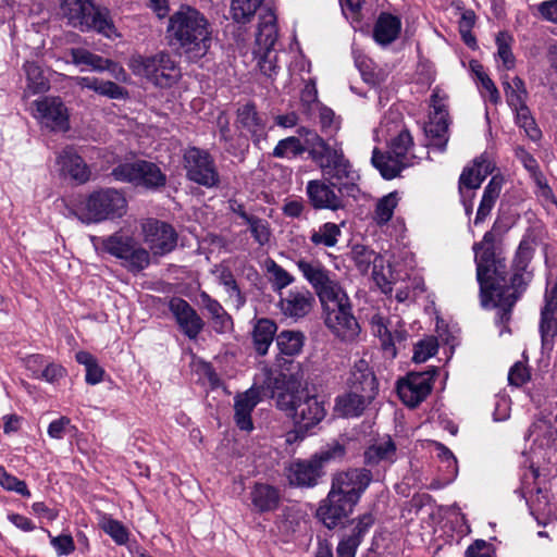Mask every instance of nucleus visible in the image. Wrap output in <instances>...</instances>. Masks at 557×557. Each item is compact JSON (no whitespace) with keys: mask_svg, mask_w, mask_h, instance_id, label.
<instances>
[{"mask_svg":"<svg viewBox=\"0 0 557 557\" xmlns=\"http://www.w3.org/2000/svg\"><path fill=\"white\" fill-rule=\"evenodd\" d=\"M371 480V472L363 468L348 469L333 474L331 490L317 512L323 524L333 529L347 518Z\"/></svg>","mask_w":557,"mask_h":557,"instance_id":"nucleus-1","label":"nucleus"},{"mask_svg":"<svg viewBox=\"0 0 557 557\" xmlns=\"http://www.w3.org/2000/svg\"><path fill=\"white\" fill-rule=\"evenodd\" d=\"M168 37L190 61L205 57L212 44V29L208 20L193 8H182L169 20Z\"/></svg>","mask_w":557,"mask_h":557,"instance_id":"nucleus-2","label":"nucleus"},{"mask_svg":"<svg viewBox=\"0 0 557 557\" xmlns=\"http://www.w3.org/2000/svg\"><path fill=\"white\" fill-rule=\"evenodd\" d=\"M276 406L293 419L295 426L305 430L317 426L327 413L325 401L307 387L278 393Z\"/></svg>","mask_w":557,"mask_h":557,"instance_id":"nucleus-3","label":"nucleus"},{"mask_svg":"<svg viewBox=\"0 0 557 557\" xmlns=\"http://www.w3.org/2000/svg\"><path fill=\"white\" fill-rule=\"evenodd\" d=\"M60 15L81 32L96 30L108 38L116 34L109 11L97 7L94 0H61Z\"/></svg>","mask_w":557,"mask_h":557,"instance_id":"nucleus-4","label":"nucleus"},{"mask_svg":"<svg viewBox=\"0 0 557 557\" xmlns=\"http://www.w3.org/2000/svg\"><path fill=\"white\" fill-rule=\"evenodd\" d=\"M313 140L315 141L307 152L322 172L333 180L331 185L336 186L343 180L352 181L355 173L344 154L342 143L323 137H313Z\"/></svg>","mask_w":557,"mask_h":557,"instance_id":"nucleus-5","label":"nucleus"},{"mask_svg":"<svg viewBox=\"0 0 557 557\" xmlns=\"http://www.w3.org/2000/svg\"><path fill=\"white\" fill-rule=\"evenodd\" d=\"M322 301L324 323L332 334L343 342L351 343L360 334V325L351 312V304L345 290L324 296Z\"/></svg>","mask_w":557,"mask_h":557,"instance_id":"nucleus-6","label":"nucleus"},{"mask_svg":"<svg viewBox=\"0 0 557 557\" xmlns=\"http://www.w3.org/2000/svg\"><path fill=\"white\" fill-rule=\"evenodd\" d=\"M127 201L115 188H103L91 193L78 207L77 216L84 223H99L121 218L126 212Z\"/></svg>","mask_w":557,"mask_h":557,"instance_id":"nucleus-7","label":"nucleus"},{"mask_svg":"<svg viewBox=\"0 0 557 557\" xmlns=\"http://www.w3.org/2000/svg\"><path fill=\"white\" fill-rule=\"evenodd\" d=\"M128 66L135 75L143 76L153 85L171 87L181 77L177 62L168 52H158L151 57H133Z\"/></svg>","mask_w":557,"mask_h":557,"instance_id":"nucleus-8","label":"nucleus"},{"mask_svg":"<svg viewBox=\"0 0 557 557\" xmlns=\"http://www.w3.org/2000/svg\"><path fill=\"white\" fill-rule=\"evenodd\" d=\"M413 139L408 129L403 128L389 140L388 150L382 153L377 148L372 153V164L386 180L396 177L400 171L411 165Z\"/></svg>","mask_w":557,"mask_h":557,"instance_id":"nucleus-9","label":"nucleus"},{"mask_svg":"<svg viewBox=\"0 0 557 557\" xmlns=\"http://www.w3.org/2000/svg\"><path fill=\"white\" fill-rule=\"evenodd\" d=\"M508 282V273L504 260L498 259L492 264L491 276L486 277L485 288H481L482 305L490 304L497 308L500 322H506L510 318L511 308L517 301L515 292L506 288Z\"/></svg>","mask_w":557,"mask_h":557,"instance_id":"nucleus-10","label":"nucleus"},{"mask_svg":"<svg viewBox=\"0 0 557 557\" xmlns=\"http://www.w3.org/2000/svg\"><path fill=\"white\" fill-rule=\"evenodd\" d=\"M101 249L124 261L133 272H139L150 263L149 251L140 247L134 237L116 232L100 239Z\"/></svg>","mask_w":557,"mask_h":557,"instance_id":"nucleus-11","label":"nucleus"},{"mask_svg":"<svg viewBox=\"0 0 557 557\" xmlns=\"http://www.w3.org/2000/svg\"><path fill=\"white\" fill-rule=\"evenodd\" d=\"M448 96L440 88H435L430 99L431 111L429 122L425 126V134L433 147L440 151L446 149L449 140V117L446 107Z\"/></svg>","mask_w":557,"mask_h":557,"instance_id":"nucleus-12","label":"nucleus"},{"mask_svg":"<svg viewBox=\"0 0 557 557\" xmlns=\"http://www.w3.org/2000/svg\"><path fill=\"white\" fill-rule=\"evenodd\" d=\"M111 174L116 181L128 182L147 188L163 186L165 183V176L161 170L156 164L147 161L119 164L112 170Z\"/></svg>","mask_w":557,"mask_h":557,"instance_id":"nucleus-13","label":"nucleus"},{"mask_svg":"<svg viewBox=\"0 0 557 557\" xmlns=\"http://www.w3.org/2000/svg\"><path fill=\"white\" fill-rule=\"evenodd\" d=\"M184 168L188 180L211 188L219 184V173L211 156L199 148L193 147L184 153Z\"/></svg>","mask_w":557,"mask_h":557,"instance_id":"nucleus-14","label":"nucleus"},{"mask_svg":"<svg viewBox=\"0 0 557 557\" xmlns=\"http://www.w3.org/2000/svg\"><path fill=\"white\" fill-rule=\"evenodd\" d=\"M144 243L156 256L171 252L177 244V233L174 227L163 221L146 219L141 223Z\"/></svg>","mask_w":557,"mask_h":557,"instance_id":"nucleus-15","label":"nucleus"},{"mask_svg":"<svg viewBox=\"0 0 557 557\" xmlns=\"http://www.w3.org/2000/svg\"><path fill=\"white\" fill-rule=\"evenodd\" d=\"M436 374L434 368L423 372H410L397 383V394L408 407H417L432 391L433 380Z\"/></svg>","mask_w":557,"mask_h":557,"instance_id":"nucleus-16","label":"nucleus"},{"mask_svg":"<svg viewBox=\"0 0 557 557\" xmlns=\"http://www.w3.org/2000/svg\"><path fill=\"white\" fill-rule=\"evenodd\" d=\"M333 187V185H327L325 182L320 180L309 181L306 187V193L311 206L314 209H329L332 211H337L338 209L344 208L343 198L335 193ZM335 187L338 188L341 194L344 190L352 193L356 189L355 184L350 182H341V184H337Z\"/></svg>","mask_w":557,"mask_h":557,"instance_id":"nucleus-17","label":"nucleus"},{"mask_svg":"<svg viewBox=\"0 0 557 557\" xmlns=\"http://www.w3.org/2000/svg\"><path fill=\"white\" fill-rule=\"evenodd\" d=\"M297 268L314 288L321 302L325 300L324 296L331 298L344 290L339 283L319 261L299 259L297 261Z\"/></svg>","mask_w":557,"mask_h":557,"instance_id":"nucleus-18","label":"nucleus"},{"mask_svg":"<svg viewBox=\"0 0 557 557\" xmlns=\"http://www.w3.org/2000/svg\"><path fill=\"white\" fill-rule=\"evenodd\" d=\"M34 116L40 125L54 132L69 129V112L59 97H42L34 101Z\"/></svg>","mask_w":557,"mask_h":557,"instance_id":"nucleus-19","label":"nucleus"},{"mask_svg":"<svg viewBox=\"0 0 557 557\" xmlns=\"http://www.w3.org/2000/svg\"><path fill=\"white\" fill-rule=\"evenodd\" d=\"M169 308L180 330L188 338L195 339L201 333L205 322L186 300L178 297L172 298Z\"/></svg>","mask_w":557,"mask_h":557,"instance_id":"nucleus-20","label":"nucleus"},{"mask_svg":"<svg viewBox=\"0 0 557 557\" xmlns=\"http://www.w3.org/2000/svg\"><path fill=\"white\" fill-rule=\"evenodd\" d=\"M261 400L260 389L252 386L234 398V420L243 431H251L253 423L251 412Z\"/></svg>","mask_w":557,"mask_h":557,"instance_id":"nucleus-21","label":"nucleus"},{"mask_svg":"<svg viewBox=\"0 0 557 557\" xmlns=\"http://www.w3.org/2000/svg\"><path fill=\"white\" fill-rule=\"evenodd\" d=\"M540 331L543 345L552 343L557 334V277L545 293V305L541 310Z\"/></svg>","mask_w":557,"mask_h":557,"instance_id":"nucleus-22","label":"nucleus"},{"mask_svg":"<svg viewBox=\"0 0 557 557\" xmlns=\"http://www.w3.org/2000/svg\"><path fill=\"white\" fill-rule=\"evenodd\" d=\"M313 304L314 297L310 292L292 289L281 297L278 306L285 317L300 319L312 310Z\"/></svg>","mask_w":557,"mask_h":557,"instance_id":"nucleus-23","label":"nucleus"},{"mask_svg":"<svg viewBox=\"0 0 557 557\" xmlns=\"http://www.w3.org/2000/svg\"><path fill=\"white\" fill-rule=\"evenodd\" d=\"M375 396L348 388L335 398L334 411L341 417H358Z\"/></svg>","mask_w":557,"mask_h":557,"instance_id":"nucleus-24","label":"nucleus"},{"mask_svg":"<svg viewBox=\"0 0 557 557\" xmlns=\"http://www.w3.org/2000/svg\"><path fill=\"white\" fill-rule=\"evenodd\" d=\"M236 125L238 128L246 129L255 144H259L265 136V121L253 103L248 102L237 109Z\"/></svg>","mask_w":557,"mask_h":557,"instance_id":"nucleus-25","label":"nucleus"},{"mask_svg":"<svg viewBox=\"0 0 557 557\" xmlns=\"http://www.w3.org/2000/svg\"><path fill=\"white\" fill-rule=\"evenodd\" d=\"M323 475V468L319 459L312 457L309 460L294 462L289 468V481L298 486H314Z\"/></svg>","mask_w":557,"mask_h":557,"instance_id":"nucleus-26","label":"nucleus"},{"mask_svg":"<svg viewBox=\"0 0 557 557\" xmlns=\"http://www.w3.org/2000/svg\"><path fill=\"white\" fill-rule=\"evenodd\" d=\"M60 171L64 175H69L77 183H85L89 180L90 171L84 160L71 148H64L57 158Z\"/></svg>","mask_w":557,"mask_h":557,"instance_id":"nucleus-27","label":"nucleus"},{"mask_svg":"<svg viewBox=\"0 0 557 557\" xmlns=\"http://www.w3.org/2000/svg\"><path fill=\"white\" fill-rule=\"evenodd\" d=\"M347 386L348 388H352L357 392H363L366 394L376 396V379L366 360L360 359L355 362L347 380Z\"/></svg>","mask_w":557,"mask_h":557,"instance_id":"nucleus-28","label":"nucleus"},{"mask_svg":"<svg viewBox=\"0 0 557 557\" xmlns=\"http://www.w3.org/2000/svg\"><path fill=\"white\" fill-rule=\"evenodd\" d=\"M494 170L493 162L487 156L482 154L473 161V165L466 168L459 178V189L463 187L469 189H476L481 186L482 182Z\"/></svg>","mask_w":557,"mask_h":557,"instance_id":"nucleus-29","label":"nucleus"},{"mask_svg":"<svg viewBox=\"0 0 557 557\" xmlns=\"http://www.w3.org/2000/svg\"><path fill=\"white\" fill-rule=\"evenodd\" d=\"M277 40L276 15L273 10L264 9L259 15L258 32L256 35V45L259 52L262 49H274Z\"/></svg>","mask_w":557,"mask_h":557,"instance_id":"nucleus-30","label":"nucleus"},{"mask_svg":"<svg viewBox=\"0 0 557 557\" xmlns=\"http://www.w3.org/2000/svg\"><path fill=\"white\" fill-rule=\"evenodd\" d=\"M277 325L273 320L262 318L256 321L252 329V344L258 355L264 356L273 343Z\"/></svg>","mask_w":557,"mask_h":557,"instance_id":"nucleus-31","label":"nucleus"},{"mask_svg":"<svg viewBox=\"0 0 557 557\" xmlns=\"http://www.w3.org/2000/svg\"><path fill=\"white\" fill-rule=\"evenodd\" d=\"M251 503L258 512L275 510L280 504L278 491L269 484L257 483L250 492Z\"/></svg>","mask_w":557,"mask_h":557,"instance_id":"nucleus-32","label":"nucleus"},{"mask_svg":"<svg viewBox=\"0 0 557 557\" xmlns=\"http://www.w3.org/2000/svg\"><path fill=\"white\" fill-rule=\"evenodd\" d=\"M400 26L398 17L386 13L381 14L374 26L375 41L383 46L389 45L398 37Z\"/></svg>","mask_w":557,"mask_h":557,"instance_id":"nucleus-33","label":"nucleus"},{"mask_svg":"<svg viewBox=\"0 0 557 557\" xmlns=\"http://www.w3.org/2000/svg\"><path fill=\"white\" fill-rule=\"evenodd\" d=\"M396 459V446L391 437L382 438L367 448L364 451V461L369 466H374L381 461L393 462Z\"/></svg>","mask_w":557,"mask_h":557,"instance_id":"nucleus-34","label":"nucleus"},{"mask_svg":"<svg viewBox=\"0 0 557 557\" xmlns=\"http://www.w3.org/2000/svg\"><path fill=\"white\" fill-rule=\"evenodd\" d=\"M500 190L502 178H499L498 176H493L484 188V193L476 211V216L474 219L475 225L482 223L491 213V210L493 209L497 198L499 197Z\"/></svg>","mask_w":557,"mask_h":557,"instance_id":"nucleus-35","label":"nucleus"},{"mask_svg":"<svg viewBox=\"0 0 557 557\" xmlns=\"http://www.w3.org/2000/svg\"><path fill=\"white\" fill-rule=\"evenodd\" d=\"M26 73L27 86L26 91L29 94L45 92L49 89V79L45 75L42 69L35 62H26L24 64Z\"/></svg>","mask_w":557,"mask_h":557,"instance_id":"nucleus-36","label":"nucleus"},{"mask_svg":"<svg viewBox=\"0 0 557 557\" xmlns=\"http://www.w3.org/2000/svg\"><path fill=\"white\" fill-rule=\"evenodd\" d=\"M341 235L342 231L337 224L326 222L311 232L310 240L315 246L331 248L336 246Z\"/></svg>","mask_w":557,"mask_h":557,"instance_id":"nucleus-37","label":"nucleus"},{"mask_svg":"<svg viewBox=\"0 0 557 557\" xmlns=\"http://www.w3.org/2000/svg\"><path fill=\"white\" fill-rule=\"evenodd\" d=\"M476 263V277L480 287L485 288L486 277L491 276L492 264L499 258H496L494 247H484L480 250H474Z\"/></svg>","mask_w":557,"mask_h":557,"instance_id":"nucleus-38","label":"nucleus"},{"mask_svg":"<svg viewBox=\"0 0 557 557\" xmlns=\"http://www.w3.org/2000/svg\"><path fill=\"white\" fill-rule=\"evenodd\" d=\"M304 335L297 331H283L276 336V346L282 355H298L304 346Z\"/></svg>","mask_w":557,"mask_h":557,"instance_id":"nucleus-39","label":"nucleus"},{"mask_svg":"<svg viewBox=\"0 0 557 557\" xmlns=\"http://www.w3.org/2000/svg\"><path fill=\"white\" fill-rule=\"evenodd\" d=\"M264 270L274 290H281L294 282V277L273 259L264 261Z\"/></svg>","mask_w":557,"mask_h":557,"instance_id":"nucleus-40","label":"nucleus"},{"mask_svg":"<svg viewBox=\"0 0 557 557\" xmlns=\"http://www.w3.org/2000/svg\"><path fill=\"white\" fill-rule=\"evenodd\" d=\"M504 89L507 102L512 109L525 104L528 92L520 77L515 76L511 82H504Z\"/></svg>","mask_w":557,"mask_h":557,"instance_id":"nucleus-41","label":"nucleus"},{"mask_svg":"<svg viewBox=\"0 0 557 557\" xmlns=\"http://www.w3.org/2000/svg\"><path fill=\"white\" fill-rule=\"evenodd\" d=\"M76 361L86 368V382L90 385L100 383L103 379L104 370L98 364L97 359L87 351H78L75 356Z\"/></svg>","mask_w":557,"mask_h":557,"instance_id":"nucleus-42","label":"nucleus"},{"mask_svg":"<svg viewBox=\"0 0 557 557\" xmlns=\"http://www.w3.org/2000/svg\"><path fill=\"white\" fill-rule=\"evenodd\" d=\"M372 322L375 327L374 332L381 339L384 352L392 358L396 357V348L394 347V344L391 343L393 319H388L384 322L381 317H373Z\"/></svg>","mask_w":557,"mask_h":557,"instance_id":"nucleus-43","label":"nucleus"},{"mask_svg":"<svg viewBox=\"0 0 557 557\" xmlns=\"http://www.w3.org/2000/svg\"><path fill=\"white\" fill-rule=\"evenodd\" d=\"M262 0H232L231 13L237 23H247L255 15Z\"/></svg>","mask_w":557,"mask_h":557,"instance_id":"nucleus-44","label":"nucleus"},{"mask_svg":"<svg viewBox=\"0 0 557 557\" xmlns=\"http://www.w3.org/2000/svg\"><path fill=\"white\" fill-rule=\"evenodd\" d=\"M557 422V413L555 418ZM536 434L535 441L540 443V446L550 447L557 442V429L552 430V425L547 420L541 419L534 422L529 429V435Z\"/></svg>","mask_w":557,"mask_h":557,"instance_id":"nucleus-45","label":"nucleus"},{"mask_svg":"<svg viewBox=\"0 0 557 557\" xmlns=\"http://www.w3.org/2000/svg\"><path fill=\"white\" fill-rule=\"evenodd\" d=\"M72 62L76 65H86L96 72H103L106 59L83 48H73L70 51Z\"/></svg>","mask_w":557,"mask_h":557,"instance_id":"nucleus-46","label":"nucleus"},{"mask_svg":"<svg viewBox=\"0 0 557 557\" xmlns=\"http://www.w3.org/2000/svg\"><path fill=\"white\" fill-rule=\"evenodd\" d=\"M306 150L299 137L290 136L281 139L273 149V157L275 158H295L302 154Z\"/></svg>","mask_w":557,"mask_h":557,"instance_id":"nucleus-47","label":"nucleus"},{"mask_svg":"<svg viewBox=\"0 0 557 557\" xmlns=\"http://www.w3.org/2000/svg\"><path fill=\"white\" fill-rule=\"evenodd\" d=\"M398 203L397 193H389L388 195L379 199L374 210V220L379 225L386 224L393 216L394 210Z\"/></svg>","mask_w":557,"mask_h":557,"instance_id":"nucleus-48","label":"nucleus"},{"mask_svg":"<svg viewBox=\"0 0 557 557\" xmlns=\"http://www.w3.org/2000/svg\"><path fill=\"white\" fill-rule=\"evenodd\" d=\"M318 116L321 132L334 136L341 127V119L334 111L325 106L318 104Z\"/></svg>","mask_w":557,"mask_h":557,"instance_id":"nucleus-49","label":"nucleus"},{"mask_svg":"<svg viewBox=\"0 0 557 557\" xmlns=\"http://www.w3.org/2000/svg\"><path fill=\"white\" fill-rule=\"evenodd\" d=\"M516 111L517 124L524 129L525 134L532 139L537 140L541 137V131L527 104L513 109Z\"/></svg>","mask_w":557,"mask_h":557,"instance_id":"nucleus-50","label":"nucleus"},{"mask_svg":"<svg viewBox=\"0 0 557 557\" xmlns=\"http://www.w3.org/2000/svg\"><path fill=\"white\" fill-rule=\"evenodd\" d=\"M100 527L116 544L124 545L127 543L128 531L120 521L103 516L100 521Z\"/></svg>","mask_w":557,"mask_h":557,"instance_id":"nucleus-51","label":"nucleus"},{"mask_svg":"<svg viewBox=\"0 0 557 557\" xmlns=\"http://www.w3.org/2000/svg\"><path fill=\"white\" fill-rule=\"evenodd\" d=\"M351 258L361 273H368L371 262L377 260V253L363 245H355L351 249Z\"/></svg>","mask_w":557,"mask_h":557,"instance_id":"nucleus-52","label":"nucleus"},{"mask_svg":"<svg viewBox=\"0 0 557 557\" xmlns=\"http://www.w3.org/2000/svg\"><path fill=\"white\" fill-rule=\"evenodd\" d=\"M253 239L260 245H267L271 239V228L267 220L253 215L247 223Z\"/></svg>","mask_w":557,"mask_h":557,"instance_id":"nucleus-53","label":"nucleus"},{"mask_svg":"<svg viewBox=\"0 0 557 557\" xmlns=\"http://www.w3.org/2000/svg\"><path fill=\"white\" fill-rule=\"evenodd\" d=\"M258 57V65L260 71L268 77H272L277 72V53L274 49H262L259 52V49L255 51Z\"/></svg>","mask_w":557,"mask_h":557,"instance_id":"nucleus-54","label":"nucleus"},{"mask_svg":"<svg viewBox=\"0 0 557 557\" xmlns=\"http://www.w3.org/2000/svg\"><path fill=\"white\" fill-rule=\"evenodd\" d=\"M437 348L438 344L434 337H428L420 341L414 346L413 361L418 363L426 361L429 358L436 354Z\"/></svg>","mask_w":557,"mask_h":557,"instance_id":"nucleus-55","label":"nucleus"},{"mask_svg":"<svg viewBox=\"0 0 557 557\" xmlns=\"http://www.w3.org/2000/svg\"><path fill=\"white\" fill-rule=\"evenodd\" d=\"M345 454V446L338 442H333L323 448L320 453L315 454L313 457L319 459V463L323 468V466L330 461L343 459Z\"/></svg>","mask_w":557,"mask_h":557,"instance_id":"nucleus-56","label":"nucleus"},{"mask_svg":"<svg viewBox=\"0 0 557 557\" xmlns=\"http://www.w3.org/2000/svg\"><path fill=\"white\" fill-rule=\"evenodd\" d=\"M509 40L510 37L506 33H499L496 37L497 53L507 70L515 66V57L511 52Z\"/></svg>","mask_w":557,"mask_h":557,"instance_id":"nucleus-57","label":"nucleus"},{"mask_svg":"<svg viewBox=\"0 0 557 557\" xmlns=\"http://www.w3.org/2000/svg\"><path fill=\"white\" fill-rule=\"evenodd\" d=\"M530 379L531 373L528 367L521 361L516 362L509 370L508 382L510 385L519 387L527 383Z\"/></svg>","mask_w":557,"mask_h":557,"instance_id":"nucleus-58","label":"nucleus"},{"mask_svg":"<svg viewBox=\"0 0 557 557\" xmlns=\"http://www.w3.org/2000/svg\"><path fill=\"white\" fill-rule=\"evenodd\" d=\"M50 536V543L59 556L70 555L75 550L73 537L70 534H62L59 536Z\"/></svg>","mask_w":557,"mask_h":557,"instance_id":"nucleus-59","label":"nucleus"},{"mask_svg":"<svg viewBox=\"0 0 557 557\" xmlns=\"http://www.w3.org/2000/svg\"><path fill=\"white\" fill-rule=\"evenodd\" d=\"M65 374L66 370L61 364L49 362L46 364L40 374L36 375V379L44 380L48 383H55L60 379L64 377Z\"/></svg>","mask_w":557,"mask_h":557,"instance_id":"nucleus-60","label":"nucleus"},{"mask_svg":"<svg viewBox=\"0 0 557 557\" xmlns=\"http://www.w3.org/2000/svg\"><path fill=\"white\" fill-rule=\"evenodd\" d=\"M360 542L358 535H349L343 539L337 546V557H355Z\"/></svg>","mask_w":557,"mask_h":557,"instance_id":"nucleus-61","label":"nucleus"},{"mask_svg":"<svg viewBox=\"0 0 557 557\" xmlns=\"http://www.w3.org/2000/svg\"><path fill=\"white\" fill-rule=\"evenodd\" d=\"M99 95L110 99H125L128 96V92L126 89L111 81H103Z\"/></svg>","mask_w":557,"mask_h":557,"instance_id":"nucleus-62","label":"nucleus"},{"mask_svg":"<svg viewBox=\"0 0 557 557\" xmlns=\"http://www.w3.org/2000/svg\"><path fill=\"white\" fill-rule=\"evenodd\" d=\"M436 449H437V455H438L440 459L443 462L447 463V470H448L449 474L454 478L458 471L456 457L447 447H445L442 444H437Z\"/></svg>","mask_w":557,"mask_h":557,"instance_id":"nucleus-63","label":"nucleus"},{"mask_svg":"<svg viewBox=\"0 0 557 557\" xmlns=\"http://www.w3.org/2000/svg\"><path fill=\"white\" fill-rule=\"evenodd\" d=\"M466 557H492V554L484 540H476L467 548Z\"/></svg>","mask_w":557,"mask_h":557,"instance_id":"nucleus-64","label":"nucleus"}]
</instances>
